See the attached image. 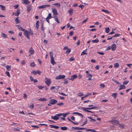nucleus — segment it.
<instances>
[{
    "mask_svg": "<svg viewBox=\"0 0 132 132\" xmlns=\"http://www.w3.org/2000/svg\"><path fill=\"white\" fill-rule=\"evenodd\" d=\"M82 77V76L80 74H79L78 76V78L80 79Z\"/></svg>",
    "mask_w": 132,
    "mask_h": 132,
    "instance_id": "774afa93",
    "label": "nucleus"
},
{
    "mask_svg": "<svg viewBox=\"0 0 132 132\" xmlns=\"http://www.w3.org/2000/svg\"><path fill=\"white\" fill-rule=\"evenodd\" d=\"M20 9H18L16 12L15 13H13V14L14 15L16 16H18L20 13Z\"/></svg>",
    "mask_w": 132,
    "mask_h": 132,
    "instance_id": "20e7f679",
    "label": "nucleus"
},
{
    "mask_svg": "<svg viewBox=\"0 0 132 132\" xmlns=\"http://www.w3.org/2000/svg\"><path fill=\"white\" fill-rule=\"evenodd\" d=\"M5 73L9 77H10V74L9 72L6 71L5 72Z\"/></svg>",
    "mask_w": 132,
    "mask_h": 132,
    "instance_id": "58836bf2",
    "label": "nucleus"
},
{
    "mask_svg": "<svg viewBox=\"0 0 132 132\" xmlns=\"http://www.w3.org/2000/svg\"><path fill=\"white\" fill-rule=\"evenodd\" d=\"M51 63L53 65H54L55 63H56L54 61V59L53 57H51Z\"/></svg>",
    "mask_w": 132,
    "mask_h": 132,
    "instance_id": "4468645a",
    "label": "nucleus"
},
{
    "mask_svg": "<svg viewBox=\"0 0 132 132\" xmlns=\"http://www.w3.org/2000/svg\"><path fill=\"white\" fill-rule=\"evenodd\" d=\"M34 106L33 105V104H32L30 105L29 106V107L31 109H33L34 108Z\"/></svg>",
    "mask_w": 132,
    "mask_h": 132,
    "instance_id": "69168bd1",
    "label": "nucleus"
},
{
    "mask_svg": "<svg viewBox=\"0 0 132 132\" xmlns=\"http://www.w3.org/2000/svg\"><path fill=\"white\" fill-rule=\"evenodd\" d=\"M117 95V93H113L112 96L114 98H116Z\"/></svg>",
    "mask_w": 132,
    "mask_h": 132,
    "instance_id": "5701e85b",
    "label": "nucleus"
},
{
    "mask_svg": "<svg viewBox=\"0 0 132 132\" xmlns=\"http://www.w3.org/2000/svg\"><path fill=\"white\" fill-rule=\"evenodd\" d=\"M60 114H61L62 115L61 116H62L63 117H66V113H60Z\"/></svg>",
    "mask_w": 132,
    "mask_h": 132,
    "instance_id": "603ef678",
    "label": "nucleus"
},
{
    "mask_svg": "<svg viewBox=\"0 0 132 132\" xmlns=\"http://www.w3.org/2000/svg\"><path fill=\"white\" fill-rule=\"evenodd\" d=\"M82 108L81 109H83L85 111H86L88 112H90V113L92 112V111L88 110L87 109H84V107H82Z\"/></svg>",
    "mask_w": 132,
    "mask_h": 132,
    "instance_id": "72a5a7b5",
    "label": "nucleus"
},
{
    "mask_svg": "<svg viewBox=\"0 0 132 132\" xmlns=\"http://www.w3.org/2000/svg\"><path fill=\"white\" fill-rule=\"evenodd\" d=\"M120 87H121L122 88V89H125L126 88V87L123 85H120Z\"/></svg>",
    "mask_w": 132,
    "mask_h": 132,
    "instance_id": "e433bc0d",
    "label": "nucleus"
},
{
    "mask_svg": "<svg viewBox=\"0 0 132 132\" xmlns=\"http://www.w3.org/2000/svg\"><path fill=\"white\" fill-rule=\"evenodd\" d=\"M119 66V64L118 63H116L114 64V67L115 68H118Z\"/></svg>",
    "mask_w": 132,
    "mask_h": 132,
    "instance_id": "c85d7f7f",
    "label": "nucleus"
},
{
    "mask_svg": "<svg viewBox=\"0 0 132 132\" xmlns=\"http://www.w3.org/2000/svg\"><path fill=\"white\" fill-rule=\"evenodd\" d=\"M88 19V18L85 19L83 21H82V23H85L86 22V21Z\"/></svg>",
    "mask_w": 132,
    "mask_h": 132,
    "instance_id": "13d9d810",
    "label": "nucleus"
},
{
    "mask_svg": "<svg viewBox=\"0 0 132 132\" xmlns=\"http://www.w3.org/2000/svg\"><path fill=\"white\" fill-rule=\"evenodd\" d=\"M129 81H125L123 82V85H127L129 82Z\"/></svg>",
    "mask_w": 132,
    "mask_h": 132,
    "instance_id": "79ce46f5",
    "label": "nucleus"
},
{
    "mask_svg": "<svg viewBox=\"0 0 132 132\" xmlns=\"http://www.w3.org/2000/svg\"><path fill=\"white\" fill-rule=\"evenodd\" d=\"M23 34L29 40L30 38L29 37L28 31L27 30H26L24 32Z\"/></svg>",
    "mask_w": 132,
    "mask_h": 132,
    "instance_id": "39448f33",
    "label": "nucleus"
},
{
    "mask_svg": "<svg viewBox=\"0 0 132 132\" xmlns=\"http://www.w3.org/2000/svg\"><path fill=\"white\" fill-rule=\"evenodd\" d=\"M22 3L26 4H29L30 3V2L28 0H22Z\"/></svg>",
    "mask_w": 132,
    "mask_h": 132,
    "instance_id": "ddd939ff",
    "label": "nucleus"
},
{
    "mask_svg": "<svg viewBox=\"0 0 132 132\" xmlns=\"http://www.w3.org/2000/svg\"><path fill=\"white\" fill-rule=\"evenodd\" d=\"M38 87L40 89H42L44 87L41 86L40 85H39L38 86Z\"/></svg>",
    "mask_w": 132,
    "mask_h": 132,
    "instance_id": "a18cd8bd",
    "label": "nucleus"
},
{
    "mask_svg": "<svg viewBox=\"0 0 132 132\" xmlns=\"http://www.w3.org/2000/svg\"><path fill=\"white\" fill-rule=\"evenodd\" d=\"M100 87L101 88H103L105 87L104 84H101L100 85Z\"/></svg>",
    "mask_w": 132,
    "mask_h": 132,
    "instance_id": "37998d69",
    "label": "nucleus"
},
{
    "mask_svg": "<svg viewBox=\"0 0 132 132\" xmlns=\"http://www.w3.org/2000/svg\"><path fill=\"white\" fill-rule=\"evenodd\" d=\"M55 19V20L58 23H59L60 22L59 21L58 19L56 16H54L53 17Z\"/></svg>",
    "mask_w": 132,
    "mask_h": 132,
    "instance_id": "393cba45",
    "label": "nucleus"
},
{
    "mask_svg": "<svg viewBox=\"0 0 132 132\" xmlns=\"http://www.w3.org/2000/svg\"><path fill=\"white\" fill-rule=\"evenodd\" d=\"M13 130L14 131H19L20 130L18 129L17 128H14L13 129Z\"/></svg>",
    "mask_w": 132,
    "mask_h": 132,
    "instance_id": "e2e57ef3",
    "label": "nucleus"
},
{
    "mask_svg": "<svg viewBox=\"0 0 132 132\" xmlns=\"http://www.w3.org/2000/svg\"><path fill=\"white\" fill-rule=\"evenodd\" d=\"M61 128L62 130H66V127H61Z\"/></svg>",
    "mask_w": 132,
    "mask_h": 132,
    "instance_id": "8fccbe9b",
    "label": "nucleus"
},
{
    "mask_svg": "<svg viewBox=\"0 0 132 132\" xmlns=\"http://www.w3.org/2000/svg\"><path fill=\"white\" fill-rule=\"evenodd\" d=\"M57 105H59L60 106H62L63 105V103H60L57 104Z\"/></svg>",
    "mask_w": 132,
    "mask_h": 132,
    "instance_id": "bf43d9fd",
    "label": "nucleus"
},
{
    "mask_svg": "<svg viewBox=\"0 0 132 132\" xmlns=\"http://www.w3.org/2000/svg\"><path fill=\"white\" fill-rule=\"evenodd\" d=\"M73 114H77L79 115V116H80L82 118H83L84 117V116L83 115L81 114L78 113V112H74L73 113Z\"/></svg>",
    "mask_w": 132,
    "mask_h": 132,
    "instance_id": "f3484780",
    "label": "nucleus"
},
{
    "mask_svg": "<svg viewBox=\"0 0 132 132\" xmlns=\"http://www.w3.org/2000/svg\"><path fill=\"white\" fill-rule=\"evenodd\" d=\"M11 65H7L6 66V68L7 69V70L8 71H10L11 70Z\"/></svg>",
    "mask_w": 132,
    "mask_h": 132,
    "instance_id": "4be33fe9",
    "label": "nucleus"
},
{
    "mask_svg": "<svg viewBox=\"0 0 132 132\" xmlns=\"http://www.w3.org/2000/svg\"><path fill=\"white\" fill-rule=\"evenodd\" d=\"M77 77V76L76 75H74L73 76H71V77L69 78V80L73 81L74 79Z\"/></svg>",
    "mask_w": 132,
    "mask_h": 132,
    "instance_id": "423d86ee",
    "label": "nucleus"
},
{
    "mask_svg": "<svg viewBox=\"0 0 132 132\" xmlns=\"http://www.w3.org/2000/svg\"><path fill=\"white\" fill-rule=\"evenodd\" d=\"M2 36L4 38H7V35L4 33H1Z\"/></svg>",
    "mask_w": 132,
    "mask_h": 132,
    "instance_id": "bb28decb",
    "label": "nucleus"
},
{
    "mask_svg": "<svg viewBox=\"0 0 132 132\" xmlns=\"http://www.w3.org/2000/svg\"><path fill=\"white\" fill-rule=\"evenodd\" d=\"M52 12L53 13V15L55 16L57 15L58 13L56 9L52 8Z\"/></svg>",
    "mask_w": 132,
    "mask_h": 132,
    "instance_id": "1a4fd4ad",
    "label": "nucleus"
},
{
    "mask_svg": "<svg viewBox=\"0 0 132 132\" xmlns=\"http://www.w3.org/2000/svg\"><path fill=\"white\" fill-rule=\"evenodd\" d=\"M71 51V49L69 48L67 46V54H69Z\"/></svg>",
    "mask_w": 132,
    "mask_h": 132,
    "instance_id": "a878e982",
    "label": "nucleus"
},
{
    "mask_svg": "<svg viewBox=\"0 0 132 132\" xmlns=\"http://www.w3.org/2000/svg\"><path fill=\"white\" fill-rule=\"evenodd\" d=\"M16 26L17 27V28L19 29L21 28V26L20 25H16Z\"/></svg>",
    "mask_w": 132,
    "mask_h": 132,
    "instance_id": "338daca9",
    "label": "nucleus"
},
{
    "mask_svg": "<svg viewBox=\"0 0 132 132\" xmlns=\"http://www.w3.org/2000/svg\"><path fill=\"white\" fill-rule=\"evenodd\" d=\"M77 95L79 96H81L83 95V93L81 92L77 94Z\"/></svg>",
    "mask_w": 132,
    "mask_h": 132,
    "instance_id": "c9c22d12",
    "label": "nucleus"
},
{
    "mask_svg": "<svg viewBox=\"0 0 132 132\" xmlns=\"http://www.w3.org/2000/svg\"><path fill=\"white\" fill-rule=\"evenodd\" d=\"M50 56L51 57H53V54L52 53V52H51L50 53Z\"/></svg>",
    "mask_w": 132,
    "mask_h": 132,
    "instance_id": "5fc2aeb1",
    "label": "nucleus"
},
{
    "mask_svg": "<svg viewBox=\"0 0 132 132\" xmlns=\"http://www.w3.org/2000/svg\"><path fill=\"white\" fill-rule=\"evenodd\" d=\"M65 77V76L64 75H60L56 77L55 79H56L58 80L60 79H62L64 78Z\"/></svg>",
    "mask_w": 132,
    "mask_h": 132,
    "instance_id": "7ed1b4c3",
    "label": "nucleus"
},
{
    "mask_svg": "<svg viewBox=\"0 0 132 132\" xmlns=\"http://www.w3.org/2000/svg\"><path fill=\"white\" fill-rule=\"evenodd\" d=\"M99 42L98 39L97 38H96L95 39L93 40L92 41V42L93 43H97Z\"/></svg>",
    "mask_w": 132,
    "mask_h": 132,
    "instance_id": "412c9836",
    "label": "nucleus"
},
{
    "mask_svg": "<svg viewBox=\"0 0 132 132\" xmlns=\"http://www.w3.org/2000/svg\"><path fill=\"white\" fill-rule=\"evenodd\" d=\"M0 7L1 8V9L2 10H4L5 9V7L3 5H0Z\"/></svg>",
    "mask_w": 132,
    "mask_h": 132,
    "instance_id": "7c9ffc66",
    "label": "nucleus"
},
{
    "mask_svg": "<svg viewBox=\"0 0 132 132\" xmlns=\"http://www.w3.org/2000/svg\"><path fill=\"white\" fill-rule=\"evenodd\" d=\"M28 33L30 35H33V32L31 31V30H30V31H28Z\"/></svg>",
    "mask_w": 132,
    "mask_h": 132,
    "instance_id": "052dcab7",
    "label": "nucleus"
},
{
    "mask_svg": "<svg viewBox=\"0 0 132 132\" xmlns=\"http://www.w3.org/2000/svg\"><path fill=\"white\" fill-rule=\"evenodd\" d=\"M73 10L71 9L68 11V12L71 15H72L73 13Z\"/></svg>",
    "mask_w": 132,
    "mask_h": 132,
    "instance_id": "aec40b11",
    "label": "nucleus"
},
{
    "mask_svg": "<svg viewBox=\"0 0 132 132\" xmlns=\"http://www.w3.org/2000/svg\"><path fill=\"white\" fill-rule=\"evenodd\" d=\"M75 60V59L73 57H71L70 59L68 60L70 62L72 61H74Z\"/></svg>",
    "mask_w": 132,
    "mask_h": 132,
    "instance_id": "f704fd0d",
    "label": "nucleus"
},
{
    "mask_svg": "<svg viewBox=\"0 0 132 132\" xmlns=\"http://www.w3.org/2000/svg\"><path fill=\"white\" fill-rule=\"evenodd\" d=\"M32 9V7L31 5H29L27 6V11L28 12H29Z\"/></svg>",
    "mask_w": 132,
    "mask_h": 132,
    "instance_id": "9b49d317",
    "label": "nucleus"
},
{
    "mask_svg": "<svg viewBox=\"0 0 132 132\" xmlns=\"http://www.w3.org/2000/svg\"><path fill=\"white\" fill-rule=\"evenodd\" d=\"M45 79L46 80V81H45V83L48 86H49L50 85L51 83L50 79L46 77H45Z\"/></svg>",
    "mask_w": 132,
    "mask_h": 132,
    "instance_id": "f03ea898",
    "label": "nucleus"
},
{
    "mask_svg": "<svg viewBox=\"0 0 132 132\" xmlns=\"http://www.w3.org/2000/svg\"><path fill=\"white\" fill-rule=\"evenodd\" d=\"M105 29L106 32L107 33H108L110 31V29L108 27L107 28H105Z\"/></svg>",
    "mask_w": 132,
    "mask_h": 132,
    "instance_id": "473e14b6",
    "label": "nucleus"
},
{
    "mask_svg": "<svg viewBox=\"0 0 132 132\" xmlns=\"http://www.w3.org/2000/svg\"><path fill=\"white\" fill-rule=\"evenodd\" d=\"M39 9H44L46 8L45 5H43L42 6H39L38 7Z\"/></svg>",
    "mask_w": 132,
    "mask_h": 132,
    "instance_id": "2f4dec72",
    "label": "nucleus"
},
{
    "mask_svg": "<svg viewBox=\"0 0 132 132\" xmlns=\"http://www.w3.org/2000/svg\"><path fill=\"white\" fill-rule=\"evenodd\" d=\"M119 124V121L117 120H114L113 124L114 125H117Z\"/></svg>",
    "mask_w": 132,
    "mask_h": 132,
    "instance_id": "dca6fc26",
    "label": "nucleus"
},
{
    "mask_svg": "<svg viewBox=\"0 0 132 132\" xmlns=\"http://www.w3.org/2000/svg\"><path fill=\"white\" fill-rule=\"evenodd\" d=\"M57 102V100L55 99H52L50 100V104H54Z\"/></svg>",
    "mask_w": 132,
    "mask_h": 132,
    "instance_id": "0eeeda50",
    "label": "nucleus"
},
{
    "mask_svg": "<svg viewBox=\"0 0 132 132\" xmlns=\"http://www.w3.org/2000/svg\"><path fill=\"white\" fill-rule=\"evenodd\" d=\"M97 53L100 54V55H103L104 54V53L103 52H97Z\"/></svg>",
    "mask_w": 132,
    "mask_h": 132,
    "instance_id": "680f3d73",
    "label": "nucleus"
},
{
    "mask_svg": "<svg viewBox=\"0 0 132 132\" xmlns=\"http://www.w3.org/2000/svg\"><path fill=\"white\" fill-rule=\"evenodd\" d=\"M53 17L51 16V13H49L48 14V16L46 18L50 19L52 18Z\"/></svg>",
    "mask_w": 132,
    "mask_h": 132,
    "instance_id": "cd10ccee",
    "label": "nucleus"
},
{
    "mask_svg": "<svg viewBox=\"0 0 132 132\" xmlns=\"http://www.w3.org/2000/svg\"><path fill=\"white\" fill-rule=\"evenodd\" d=\"M62 114H56L54 116H51L52 119H54L55 120H57L59 119L58 117L60 116Z\"/></svg>",
    "mask_w": 132,
    "mask_h": 132,
    "instance_id": "f257e3e1",
    "label": "nucleus"
},
{
    "mask_svg": "<svg viewBox=\"0 0 132 132\" xmlns=\"http://www.w3.org/2000/svg\"><path fill=\"white\" fill-rule=\"evenodd\" d=\"M30 65L32 67H34L35 65V64L33 62V63H31L30 64Z\"/></svg>",
    "mask_w": 132,
    "mask_h": 132,
    "instance_id": "3c124183",
    "label": "nucleus"
},
{
    "mask_svg": "<svg viewBox=\"0 0 132 132\" xmlns=\"http://www.w3.org/2000/svg\"><path fill=\"white\" fill-rule=\"evenodd\" d=\"M36 72L37 74L38 73L39 75H40L41 72V71H40L39 70H37L36 71Z\"/></svg>",
    "mask_w": 132,
    "mask_h": 132,
    "instance_id": "49530a36",
    "label": "nucleus"
},
{
    "mask_svg": "<svg viewBox=\"0 0 132 132\" xmlns=\"http://www.w3.org/2000/svg\"><path fill=\"white\" fill-rule=\"evenodd\" d=\"M116 46L115 44H113L111 45V49L112 51L116 49Z\"/></svg>",
    "mask_w": 132,
    "mask_h": 132,
    "instance_id": "f8f14e48",
    "label": "nucleus"
},
{
    "mask_svg": "<svg viewBox=\"0 0 132 132\" xmlns=\"http://www.w3.org/2000/svg\"><path fill=\"white\" fill-rule=\"evenodd\" d=\"M120 35V34H115V35L113 36V37H119Z\"/></svg>",
    "mask_w": 132,
    "mask_h": 132,
    "instance_id": "864d4df0",
    "label": "nucleus"
},
{
    "mask_svg": "<svg viewBox=\"0 0 132 132\" xmlns=\"http://www.w3.org/2000/svg\"><path fill=\"white\" fill-rule=\"evenodd\" d=\"M87 119H86L85 120V121H84V122L82 124V125H81L80 126H84V125H85L87 123Z\"/></svg>",
    "mask_w": 132,
    "mask_h": 132,
    "instance_id": "4c0bfd02",
    "label": "nucleus"
},
{
    "mask_svg": "<svg viewBox=\"0 0 132 132\" xmlns=\"http://www.w3.org/2000/svg\"><path fill=\"white\" fill-rule=\"evenodd\" d=\"M102 11L104 12L105 13H107L108 14H109L110 13V12L109 11H108L107 10H104V9H102L101 10Z\"/></svg>",
    "mask_w": 132,
    "mask_h": 132,
    "instance_id": "c756f323",
    "label": "nucleus"
},
{
    "mask_svg": "<svg viewBox=\"0 0 132 132\" xmlns=\"http://www.w3.org/2000/svg\"><path fill=\"white\" fill-rule=\"evenodd\" d=\"M84 109H86L87 110H91L93 109V107L91 108H84Z\"/></svg>",
    "mask_w": 132,
    "mask_h": 132,
    "instance_id": "09e8293b",
    "label": "nucleus"
},
{
    "mask_svg": "<svg viewBox=\"0 0 132 132\" xmlns=\"http://www.w3.org/2000/svg\"><path fill=\"white\" fill-rule=\"evenodd\" d=\"M49 126L51 128H55L56 129H58L59 128V127L58 126H54L52 125H49Z\"/></svg>",
    "mask_w": 132,
    "mask_h": 132,
    "instance_id": "2eb2a0df",
    "label": "nucleus"
},
{
    "mask_svg": "<svg viewBox=\"0 0 132 132\" xmlns=\"http://www.w3.org/2000/svg\"><path fill=\"white\" fill-rule=\"evenodd\" d=\"M34 52L35 51L31 47H30L29 48V52L30 53L31 55H29L30 56L31 55L33 54L34 53Z\"/></svg>",
    "mask_w": 132,
    "mask_h": 132,
    "instance_id": "6e6552de",
    "label": "nucleus"
},
{
    "mask_svg": "<svg viewBox=\"0 0 132 132\" xmlns=\"http://www.w3.org/2000/svg\"><path fill=\"white\" fill-rule=\"evenodd\" d=\"M87 77H92V75L90 74H87Z\"/></svg>",
    "mask_w": 132,
    "mask_h": 132,
    "instance_id": "6e6d98bb",
    "label": "nucleus"
},
{
    "mask_svg": "<svg viewBox=\"0 0 132 132\" xmlns=\"http://www.w3.org/2000/svg\"><path fill=\"white\" fill-rule=\"evenodd\" d=\"M119 126L120 127H121V128H124V125H123V124H121V123L119 124Z\"/></svg>",
    "mask_w": 132,
    "mask_h": 132,
    "instance_id": "de8ad7c7",
    "label": "nucleus"
},
{
    "mask_svg": "<svg viewBox=\"0 0 132 132\" xmlns=\"http://www.w3.org/2000/svg\"><path fill=\"white\" fill-rule=\"evenodd\" d=\"M31 73L33 74L34 75H36L37 74L36 71L35 70L32 71Z\"/></svg>",
    "mask_w": 132,
    "mask_h": 132,
    "instance_id": "ea45409f",
    "label": "nucleus"
},
{
    "mask_svg": "<svg viewBox=\"0 0 132 132\" xmlns=\"http://www.w3.org/2000/svg\"><path fill=\"white\" fill-rule=\"evenodd\" d=\"M15 21L16 24L19 23L20 22V21L19 20L18 17H16L15 18Z\"/></svg>",
    "mask_w": 132,
    "mask_h": 132,
    "instance_id": "6ab92c4d",
    "label": "nucleus"
},
{
    "mask_svg": "<svg viewBox=\"0 0 132 132\" xmlns=\"http://www.w3.org/2000/svg\"><path fill=\"white\" fill-rule=\"evenodd\" d=\"M72 128L74 129V130L77 129V130H81L82 129H86V128H84L83 127L81 128H79L78 127H72Z\"/></svg>",
    "mask_w": 132,
    "mask_h": 132,
    "instance_id": "9d476101",
    "label": "nucleus"
},
{
    "mask_svg": "<svg viewBox=\"0 0 132 132\" xmlns=\"http://www.w3.org/2000/svg\"><path fill=\"white\" fill-rule=\"evenodd\" d=\"M84 7V5L82 4L80 5L79 6V7L81 8L82 10L83 9Z\"/></svg>",
    "mask_w": 132,
    "mask_h": 132,
    "instance_id": "c03bdc74",
    "label": "nucleus"
},
{
    "mask_svg": "<svg viewBox=\"0 0 132 132\" xmlns=\"http://www.w3.org/2000/svg\"><path fill=\"white\" fill-rule=\"evenodd\" d=\"M38 100L39 101H47V99L44 98H41L38 99Z\"/></svg>",
    "mask_w": 132,
    "mask_h": 132,
    "instance_id": "b1692460",
    "label": "nucleus"
},
{
    "mask_svg": "<svg viewBox=\"0 0 132 132\" xmlns=\"http://www.w3.org/2000/svg\"><path fill=\"white\" fill-rule=\"evenodd\" d=\"M80 41L79 40H78V41L76 43V46H78L80 44Z\"/></svg>",
    "mask_w": 132,
    "mask_h": 132,
    "instance_id": "0e129e2a",
    "label": "nucleus"
},
{
    "mask_svg": "<svg viewBox=\"0 0 132 132\" xmlns=\"http://www.w3.org/2000/svg\"><path fill=\"white\" fill-rule=\"evenodd\" d=\"M53 5H56L58 7H59L60 6V4L59 3H56L53 4Z\"/></svg>",
    "mask_w": 132,
    "mask_h": 132,
    "instance_id": "a19ab883",
    "label": "nucleus"
},
{
    "mask_svg": "<svg viewBox=\"0 0 132 132\" xmlns=\"http://www.w3.org/2000/svg\"><path fill=\"white\" fill-rule=\"evenodd\" d=\"M87 49H86V50H84V51H82V53H81V55H85V54H86V55L87 54V53H86V52H87Z\"/></svg>",
    "mask_w": 132,
    "mask_h": 132,
    "instance_id": "a211bd4d",
    "label": "nucleus"
},
{
    "mask_svg": "<svg viewBox=\"0 0 132 132\" xmlns=\"http://www.w3.org/2000/svg\"><path fill=\"white\" fill-rule=\"evenodd\" d=\"M30 78L31 81H33L34 80V79L31 76H30Z\"/></svg>",
    "mask_w": 132,
    "mask_h": 132,
    "instance_id": "4d7b16f0",
    "label": "nucleus"
}]
</instances>
